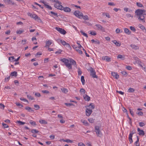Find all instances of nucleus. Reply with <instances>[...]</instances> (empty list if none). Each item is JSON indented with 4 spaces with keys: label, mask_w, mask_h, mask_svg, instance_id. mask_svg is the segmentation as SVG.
Instances as JSON below:
<instances>
[{
    "label": "nucleus",
    "mask_w": 146,
    "mask_h": 146,
    "mask_svg": "<svg viewBox=\"0 0 146 146\" xmlns=\"http://www.w3.org/2000/svg\"><path fill=\"white\" fill-rule=\"evenodd\" d=\"M135 15L137 16L138 19L143 23L145 22V15H146V10L145 9H138L135 11Z\"/></svg>",
    "instance_id": "obj_1"
},
{
    "label": "nucleus",
    "mask_w": 146,
    "mask_h": 146,
    "mask_svg": "<svg viewBox=\"0 0 146 146\" xmlns=\"http://www.w3.org/2000/svg\"><path fill=\"white\" fill-rule=\"evenodd\" d=\"M60 61L64 63L66 66L69 70L72 69V65L75 66L76 65V62L72 58L68 60L66 58H63L61 59Z\"/></svg>",
    "instance_id": "obj_2"
},
{
    "label": "nucleus",
    "mask_w": 146,
    "mask_h": 146,
    "mask_svg": "<svg viewBox=\"0 0 146 146\" xmlns=\"http://www.w3.org/2000/svg\"><path fill=\"white\" fill-rule=\"evenodd\" d=\"M52 2H54L56 3L54 4V7L58 9L62 10L63 6L61 5L62 3L58 0H50Z\"/></svg>",
    "instance_id": "obj_3"
},
{
    "label": "nucleus",
    "mask_w": 146,
    "mask_h": 146,
    "mask_svg": "<svg viewBox=\"0 0 146 146\" xmlns=\"http://www.w3.org/2000/svg\"><path fill=\"white\" fill-rule=\"evenodd\" d=\"M89 71L90 72V75L93 78H97L98 77L96 75V72L95 70L92 67H91L89 69Z\"/></svg>",
    "instance_id": "obj_4"
},
{
    "label": "nucleus",
    "mask_w": 146,
    "mask_h": 146,
    "mask_svg": "<svg viewBox=\"0 0 146 146\" xmlns=\"http://www.w3.org/2000/svg\"><path fill=\"white\" fill-rule=\"evenodd\" d=\"M28 15H29L31 17L35 20H37V21L38 22H40L42 21L38 17V16L35 14L32 15V14L29 13Z\"/></svg>",
    "instance_id": "obj_5"
},
{
    "label": "nucleus",
    "mask_w": 146,
    "mask_h": 146,
    "mask_svg": "<svg viewBox=\"0 0 146 146\" xmlns=\"http://www.w3.org/2000/svg\"><path fill=\"white\" fill-rule=\"evenodd\" d=\"M74 14L76 17L79 19L82 18L83 16V14L82 13L78 10L75 11L74 13Z\"/></svg>",
    "instance_id": "obj_6"
},
{
    "label": "nucleus",
    "mask_w": 146,
    "mask_h": 146,
    "mask_svg": "<svg viewBox=\"0 0 146 146\" xmlns=\"http://www.w3.org/2000/svg\"><path fill=\"white\" fill-rule=\"evenodd\" d=\"M95 131L96 132L97 136L100 137L102 136V133L101 132L98 126H95Z\"/></svg>",
    "instance_id": "obj_7"
},
{
    "label": "nucleus",
    "mask_w": 146,
    "mask_h": 146,
    "mask_svg": "<svg viewBox=\"0 0 146 146\" xmlns=\"http://www.w3.org/2000/svg\"><path fill=\"white\" fill-rule=\"evenodd\" d=\"M55 29L62 34L64 35L66 33L65 31L61 28L58 27H56Z\"/></svg>",
    "instance_id": "obj_8"
},
{
    "label": "nucleus",
    "mask_w": 146,
    "mask_h": 146,
    "mask_svg": "<svg viewBox=\"0 0 146 146\" xmlns=\"http://www.w3.org/2000/svg\"><path fill=\"white\" fill-rule=\"evenodd\" d=\"M86 115L87 116H89L91 114L92 112V111L91 110H89L88 107H86Z\"/></svg>",
    "instance_id": "obj_9"
},
{
    "label": "nucleus",
    "mask_w": 146,
    "mask_h": 146,
    "mask_svg": "<svg viewBox=\"0 0 146 146\" xmlns=\"http://www.w3.org/2000/svg\"><path fill=\"white\" fill-rule=\"evenodd\" d=\"M111 74L113 78L116 79H118L119 77V75L117 74V72H111Z\"/></svg>",
    "instance_id": "obj_10"
},
{
    "label": "nucleus",
    "mask_w": 146,
    "mask_h": 146,
    "mask_svg": "<svg viewBox=\"0 0 146 146\" xmlns=\"http://www.w3.org/2000/svg\"><path fill=\"white\" fill-rule=\"evenodd\" d=\"M137 131L139 132L138 134L140 136H143L145 135V132L143 130L140 129L139 128H138L137 129Z\"/></svg>",
    "instance_id": "obj_11"
},
{
    "label": "nucleus",
    "mask_w": 146,
    "mask_h": 146,
    "mask_svg": "<svg viewBox=\"0 0 146 146\" xmlns=\"http://www.w3.org/2000/svg\"><path fill=\"white\" fill-rule=\"evenodd\" d=\"M71 9L68 7H63L61 10H63L64 12L69 13L71 11Z\"/></svg>",
    "instance_id": "obj_12"
},
{
    "label": "nucleus",
    "mask_w": 146,
    "mask_h": 146,
    "mask_svg": "<svg viewBox=\"0 0 146 146\" xmlns=\"http://www.w3.org/2000/svg\"><path fill=\"white\" fill-rule=\"evenodd\" d=\"M95 106L93 103H91L90 104L89 106H86V108L88 107L89 108V110H92V109H94L95 108Z\"/></svg>",
    "instance_id": "obj_13"
},
{
    "label": "nucleus",
    "mask_w": 146,
    "mask_h": 146,
    "mask_svg": "<svg viewBox=\"0 0 146 146\" xmlns=\"http://www.w3.org/2000/svg\"><path fill=\"white\" fill-rule=\"evenodd\" d=\"M112 42L115 44L116 46H120L121 43L117 41L116 40H114L112 41Z\"/></svg>",
    "instance_id": "obj_14"
},
{
    "label": "nucleus",
    "mask_w": 146,
    "mask_h": 146,
    "mask_svg": "<svg viewBox=\"0 0 146 146\" xmlns=\"http://www.w3.org/2000/svg\"><path fill=\"white\" fill-rule=\"evenodd\" d=\"M102 59L104 60H105L106 62L110 61V58L108 56H103L102 57Z\"/></svg>",
    "instance_id": "obj_15"
},
{
    "label": "nucleus",
    "mask_w": 146,
    "mask_h": 146,
    "mask_svg": "<svg viewBox=\"0 0 146 146\" xmlns=\"http://www.w3.org/2000/svg\"><path fill=\"white\" fill-rule=\"evenodd\" d=\"M84 98L85 101H89L90 100V98L87 95L84 96Z\"/></svg>",
    "instance_id": "obj_16"
},
{
    "label": "nucleus",
    "mask_w": 146,
    "mask_h": 146,
    "mask_svg": "<svg viewBox=\"0 0 146 146\" xmlns=\"http://www.w3.org/2000/svg\"><path fill=\"white\" fill-rule=\"evenodd\" d=\"M52 44V40H49L48 41L46 42V45L45 47H49V46Z\"/></svg>",
    "instance_id": "obj_17"
},
{
    "label": "nucleus",
    "mask_w": 146,
    "mask_h": 146,
    "mask_svg": "<svg viewBox=\"0 0 146 146\" xmlns=\"http://www.w3.org/2000/svg\"><path fill=\"white\" fill-rule=\"evenodd\" d=\"M137 140L134 143V146H140V144L139 143V139L138 136H137Z\"/></svg>",
    "instance_id": "obj_18"
},
{
    "label": "nucleus",
    "mask_w": 146,
    "mask_h": 146,
    "mask_svg": "<svg viewBox=\"0 0 146 146\" xmlns=\"http://www.w3.org/2000/svg\"><path fill=\"white\" fill-rule=\"evenodd\" d=\"M96 26L98 30H103V28L101 25H96Z\"/></svg>",
    "instance_id": "obj_19"
},
{
    "label": "nucleus",
    "mask_w": 146,
    "mask_h": 146,
    "mask_svg": "<svg viewBox=\"0 0 146 146\" xmlns=\"http://www.w3.org/2000/svg\"><path fill=\"white\" fill-rule=\"evenodd\" d=\"M39 122L42 124H46L47 123V122L46 120L42 119H40L39 121Z\"/></svg>",
    "instance_id": "obj_20"
},
{
    "label": "nucleus",
    "mask_w": 146,
    "mask_h": 146,
    "mask_svg": "<svg viewBox=\"0 0 146 146\" xmlns=\"http://www.w3.org/2000/svg\"><path fill=\"white\" fill-rule=\"evenodd\" d=\"M130 46L133 49L135 50H137L139 49V47L137 45H135L134 44H131Z\"/></svg>",
    "instance_id": "obj_21"
},
{
    "label": "nucleus",
    "mask_w": 146,
    "mask_h": 146,
    "mask_svg": "<svg viewBox=\"0 0 146 146\" xmlns=\"http://www.w3.org/2000/svg\"><path fill=\"white\" fill-rule=\"evenodd\" d=\"M61 90L62 92L66 94L68 92V90L64 88H61Z\"/></svg>",
    "instance_id": "obj_22"
},
{
    "label": "nucleus",
    "mask_w": 146,
    "mask_h": 146,
    "mask_svg": "<svg viewBox=\"0 0 146 146\" xmlns=\"http://www.w3.org/2000/svg\"><path fill=\"white\" fill-rule=\"evenodd\" d=\"M81 121L83 123L84 125L86 126H88V123L86 120L81 119Z\"/></svg>",
    "instance_id": "obj_23"
},
{
    "label": "nucleus",
    "mask_w": 146,
    "mask_h": 146,
    "mask_svg": "<svg viewBox=\"0 0 146 146\" xmlns=\"http://www.w3.org/2000/svg\"><path fill=\"white\" fill-rule=\"evenodd\" d=\"M124 31L125 33L128 35H130L131 33V32L127 28H125L124 29Z\"/></svg>",
    "instance_id": "obj_24"
},
{
    "label": "nucleus",
    "mask_w": 146,
    "mask_h": 146,
    "mask_svg": "<svg viewBox=\"0 0 146 146\" xmlns=\"http://www.w3.org/2000/svg\"><path fill=\"white\" fill-rule=\"evenodd\" d=\"M25 109L29 112H32L34 111V110L32 109L31 108L28 106L26 107L25 108Z\"/></svg>",
    "instance_id": "obj_25"
},
{
    "label": "nucleus",
    "mask_w": 146,
    "mask_h": 146,
    "mask_svg": "<svg viewBox=\"0 0 146 146\" xmlns=\"http://www.w3.org/2000/svg\"><path fill=\"white\" fill-rule=\"evenodd\" d=\"M117 58L123 60L125 59V57L121 54H119L117 56Z\"/></svg>",
    "instance_id": "obj_26"
},
{
    "label": "nucleus",
    "mask_w": 146,
    "mask_h": 146,
    "mask_svg": "<svg viewBox=\"0 0 146 146\" xmlns=\"http://www.w3.org/2000/svg\"><path fill=\"white\" fill-rule=\"evenodd\" d=\"M17 72L15 71L11 72L10 74L11 76H17Z\"/></svg>",
    "instance_id": "obj_27"
},
{
    "label": "nucleus",
    "mask_w": 146,
    "mask_h": 146,
    "mask_svg": "<svg viewBox=\"0 0 146 146\" xmlns=\"http://www.w3.org/2000/svg\"><path fill=\"white\" fill-rule=\"evenodd\" d=\"M81 81L83 85H84L85 83V81L83 76H82L81 78Z\"/></svg>",
    "instance_id": "obj_28"
},
{
    "label": "nucleus",
    "mask_w": 146,
    "mask_h": 146,
    "mask_svg": "<svg viewBox=\"0 0 146 146\" xmlns=\"http://www.w3.org/2000/svg\"><path fill=\"white\" fill-rule=\"evenodd\" d=\"M138 26L140 29H141L143 31H144V29H145V27L141 24H139Z\"/></svg>",
    "instance_id": "obj_29"
},
{
    "label": "nucleus",
    "mask_w": 146,
    "mask_h": 146,
    "mask_svg": "<svg viewBox=\"0 0 146 146\" xmlns=\"http://www.w3.org/2000/svg\"><path fill=\"white\" fill-rule=\"evenodd\" d=\"M135 91V90L132 88H130L128 90V92L129 93H133Z\"/></svg>",
    "instance_id": "obj_30"
},
{
    "label": "nucleus",
    "mask_w": 146,
    "mask_h": 146,
    "mask_svg": "<svg viewBox=\"0 0 146 146\" xmlns=\"http://www.w3.org/2000/svg\"><path fill=\"white\" fill-rule=\"evenodd\" d=\"M17 123L21 125H23L25 124V122L21 121H17Z\"/></svg>",
    "instance_id": "obj_31"
},
{
    "label": "nucleus",
    "mask_w": 146,
    "mask_h": 146,
    "mask_svg": "<svg viewBox=\"0 0 146 146\" xmlns=\"http://www.w3.org/2000/svg\"><path fill=\"white\" fill-rule=\"evenodd\" d=\"M15 58L14 56H10V57H9V60L11 61V62H14L15 61L14 60Z\"/></svg>",
    "instance_id": "obj_32"
},
{
    "label": "nucleus",
    "mask_w": 146,
    "mask_h": 146,
    "mask_svg": "<svg viewBox=\"0 0 146 146\" xmlns=\"http://www.w3.org/2000/svg\"><path fill=\"white\" fill-rule=\"evenodd\" d=\"M80 32L81 33V34L83 35L84 36H85L87 38L88 37L87 35L85 33H84L82 30H81L80 31Z\"/></svg>",
    "instance_id": "obj_33"
},
{
    "label": "nucleus",
    "mask_w": 146,
    "mask_h": 146,
    "mask_svg": "<svg viewBox=\"0 0 146 146\" xmlns=\"http://www.w3.org/2000/svg\"><path fill=\"white\" fill-rule=\"evenodd\" d=\"M27 98L29 100H34L35 99L31 95H28L27 96Z\"/></svg>",
    "instance_id": "obj_34"
},
{
    "label": "nucleus",
    "mask_w": 146,
    "mask_h": 146,
    "mask_svg": "<svg viewBox=\"0 0 146 146\" xmlns=\"http://www.w3.org/2000/svg\"><path fill=\"white\" fill-rule=\"evenodd\" d=\"M29 123L32 125H36V122L32 120H30L29 121Z\"/></svg>",
    "instance_id": "obj_35"
},
{
    "label": "nucleus",
    "mask_w": 146,
    "mask_h": 146,
    "mask_svg": "<svg viewBox=\"0 0 146 146\" xmlns=\"http://www.w3.org/2000/svg\"><path fill=\"white\" fill-rule=\"evenodd\" d=\"M102 15L103 16H106V17H108V18H110V15L109 14L106 13H104L102 14Z\"/></svg>",
    "instance_id": "obj_36"
},
{
    "label": "nucleus",
    "mask_w": 146,
    "mask_h": 146,
    "mask_svg": "<svg viewBox=\"0 0 146 146\" xmlns=\"http://www.w3.org/2000/svg\"><path fill=\"white\" fill-rule=\"evenodd\" d=\"M24 31L23 30H17L16 31V33L19 34H22Z\"/></svg>",
    "instance_id": "obj_37"
},
{
    "label": "nucleus",
    "mask_w": 146,
    "mask_h": 146,
    "mask_svg": "<svg viewBox=\"0 0 146 146\" xmlns=\"http://www.w3.org/2000/svg\"><path fill=\"white\" fill-rule=\"evenodd\" d=\"M31 132L33 133H37L39 132V131L36 129H33L31 130Z\"/></svg>",
    "instance_id": "obj_38"
},
{
    "label": "nucleus",
    "mask_w": 146,
    "mask_h": 146,
    "mask_svg": "<svg viewBox=\"0 0 146 146\" xmlns=\"http://www.w3.org/2000/svg\"><path fill=\"white\" fill-rule=\"evenodd\" d=\"M89 34L92 35H96V33L95 31H90Z\"/></svg>",
    "instance_id": "obj_39"
},
{
    "label": "nucleus",
    "mask_w": 146,
    "mask_h": 146,
    "mask_svg": "<svg viewBox=\"0 0 146 146\" xmlns=\"http://www.w3.org/2000/svg\"><path fill=\"white\" fill-rule=\"evenodd\" d=\"M60 42L64 46H65V45H66V44L67 43H66V42L65 41H64L63 40H60Z\"/></svg>",
    "instance_id": "obj_40"
},
{
    "label": "nucleus",
    "mask_w": 146,
    "mask_h": 146,
    "mask_svg": "<svg viewBox=\"0 0 146 146\" xmlns=\"http://www.w3.org/2000/svg\"><path fill=\"white\" fill-rule=\"evenodd\" d=\"M88 120L90 123H93L94 122V119L92 118H90L88 119Z\"/></svg>",
    "instance_id": "obj_41"
},
{
    "label": "nucleus",
    "mask_w": 146,
    "mask_h": 146,
    "mask_svg": "<svg viewBox=\"0 0 146 146\" xmlns=\"http://www.w3.org/2000/svg\"><path fill=\"white\" fill-rule=\"evenodd\" d=\"M80 92L82 94H84L86 92V91L83 88L80 89Z\"/></svg>",
    "instance_id": "obj_42"
},
{
    "label": "nucleus",
    "mask_w": 146,
    "mask_h": 146,
    "mask_svg": "<svg viewBox=\"0 0 146 146\" xmlns=\"http://www.w3.org/2000/svg\"><path fill=\"white\" fill-rule=\"evenodd\" d=\"M136 5L137 6L139 7H142L143 6L142 4L140 2H137L136 3Z\"/></svg>",
    "instance_id": "obj_43"
},
{
    "label": "nucleus",
    "mask_w": 146,
    "mask_h": 146,
    "mask_svg": "<svg viewBox=\"0 0 146 146\" xmlns=\"http://www.w3.org/2000/svg\"><path fill=\"white\" fill-rule=\"evenodd\" d=\"M34 107L35 108L36 110H37L40 108V106L39 105L37 104L34 105Z\"/></svg>",
    "instance_id": "obj_44"
},
{
    "label": "nucleus",
    "mask_w": 146,
    "mask_h": 146,
    "mask_svg": "<svg viewBox=\"0 0 146 146\" xmlns=\"http://www.w3.org/2000/svg\"><path fill=\"white\" fill-rule=\"evenodd\" d=\"M80 49H76V51L78 52L80 54H82L83 52Z\"/></svg>",
    "instance_id": "obj_45"
},
{
    "label": "nucleus",
    "mask_w": 146,
    "mask_h": 146,
    "mask_svg": "<svg viewBox=\"0 0 146 146\" xmlns=\"http://www.w3.org/2000/svg\"><path fill=\"white\" fill-rule=\"evenodd\" d=\"M125 68L128 70H131L132 69V67L131 66H126V67H125Z\"/></svg>",
    "instance_id": "obj_46"
},
{
    "label": "nucleus",
    "mask_w": 146,
    "mask_h": 146,
    "mask_svg": "<svg viewBox=\"0 0 146 146\" xmlns=\"http://www.w3.org/2000/svg\"><path fill=\"white\" fill-rule=\"evenodd\" d=\"M26 41H27V40L26 39H24L22 41V42H21V44H22V45H24V44H26Z\"/></svg>",
    "instance_id": "obj_47"
},
{
    "label": "nucleus",
    "mask_w": 146,
    "mask_h": 146,
    "mask_svg": "<svg viewBox=\"0 0 146 146\" xmlns=\"http://www.w3.org/2000/svg\"><path fill=\"white\" fill-rule=\"evenodd\" d=\"M78 73L79 76L81 75L82 74V71L81 70L80 68H79L78 69Z\"/></svg>",
    "instance_id": "obj_48"
},
{
    "label": "nucleus",
    "mask_w": 146,
    "mask_h": 146,
    "mask_svg": "<svg viewBox=\"0 0 146 146\" xmlns=\"http://www.w3.org/2000/svg\"><path fill=\"white\" fill-rule=\"evenodd\" d=\"M62 50L61 49L59 50L58 51L55 52V53L58 54H60L61 52H62Z\"/></svg>",
    "instance_id": "obj_49"
},
{
    "label": "nucleus",
    "mask_w": 146,
    "mask_h": 146,
    "mask_svg": "<svg viewBox=\"0 0 146 146\" xmlns=\"http://www.w3.org/2000/svg\"><path fill=\"white\" fill-rule=\"evenodd\" d=\"M82 17H83V19L84 20H87L89 19L87 15H86L84 16H83Z\"/></svg>",
    "instance_id": "obj_50"
},
{
    "label": "nucleus",
    "mask_w": 146,
    "mask_h": 146,
    "mask_svg": "<svg viewBox=\"0 0 146 146\" xmlns=\"http://www.w3.org/2000/svg\"><path fill=\"white\" fill-rule=\"evenodd\" d=\"M20 100H21V101H23L25 102H26L27 103H28V101L26 99L24 98H20Z\"/></svg>",
    "instance_id": "obj_51"
},
{
    "label": "nucleus",
    "mask_w": 146,
    "mask_h": 146,
    "mask_svg": "<svg viewBox=\"0 0 146 146\" xmlns=\"http://www.w3.org/2000/svg\"><path fill=\"white\" fill-rule=\"evenodd\" d=\"M91 42H96L98 44H99L100 43L99 41L98 40H94V39H92L91 40Z\"/></svg>",
    "instance_id": "obj_52"
},
{
    "label": "nucleus",
    "mask_w": 146,
    "mask_h": 146,
    "mask_svg": "<svg viewBox=\"0 0 146 146\" xmlns=\"http://www.w3.org/2000/svg\"><path fill=\"white\" fill-rule=\"evenodd\" d=\"M130 29L133 32H135L136 31V29L133 26H131L130 27Z\"/></svg>",
    "instance_id": "obj_53"
},
{
    "label": "nucleus",
    "mask_w": 146,
    "mask_h": 146,
    "mask_svg": "<svg viewBox=\"0 0 146 146\" xmlns=\"http://www.w3.org/2000/svg\"><path fill=\"white\" fill-rule=\"evenodd\" d=\"M35 96L36 97H39L41 96L40 93L38 92L35 93Z\"/></svg>",
    "instance_id": "obj_54"
},
{
    "label": "nucleus",
    "mask_w": 146,
    "mask_h": 146,
    "mask_svg": "<svg viewBox=\"0 0 146 146\" xmlns=\"http://www.w3.org/2000/svg\"><path fill=\"white\" fill-rule=\"evenodd\" d=\"M65 142L68 143H72L73 142V141H72L70 140L69 139H66Z\"/></svg>",
    "instance_id": "obj_55"
},
{
    "label": "nucleus",
    "mask_w": 146,
    "mask_h": 146,
    "mask_svg": "<svg viewBox=\"0 0 146 146\" xmlns=\"http://www.w3.org/2000/svg\"><path fill=\"white\" fill-rule=\"evenodd\" d=\"M121 73L123 75L126 76L127 75V72L125 71H123L121 72Z\"/></svg>",
    "instance_id": "obj_56"
},
{
    "label": "nucleus",
    "mask_w": 146,
    "mask_h": 146,
    "mask_svg": "<svg viewBox=\"0 0 146 146\" xmlns=\"http://www.w3.org/2000/svg\"><path fill=\"white\" fill-rule=\"evenodd\" d=\"M136 114L140 115L142 116L143 115V112L141 111H137Z\"/></svg>",
    "instance_id": "obj_57"
},
{
    "label": "nucleus",
    "mask_w": 146,
    "mask_h": 146,
    "mask_svg": "<svg viewBox=\"0 0 146 146\" xmlns=\"http://www.w3.org/2000/svg\"><path fill=\"white\" fill-rule=\"evenodd\" d=\"M45 7L50 10H51L52 9V7L48 5V4L46 5Z\"/></svg>",
    "instance_id": "obj_58"
},
{
    "label": "nucleus",
    "mask_w": 146,
    "mask_h": 146,
    "mask_svg": "<svg viewBox=\"0 0 146 146\" xmlns=\"http://www.w3.org/2000/svg\"><path fill=\"white\" fill-rule=\"evenodd\" d=\"M139 125L141 127H143L145 125V123L142 122H140L139 123Z\"/></svg>",
    "instance_id": "obj_59"
},
{
    "label": "nucleus",
    "mask_w": 146,
    "mask_h": 146,
    "mask_svg": "<svg viewBox=\"0 0 146 146\" xmlns=\"http://www.w3.org/2000/svg\"><path fill=\"white\" fill-rule=\"evenodd\" d=\"M78 145V146H86L82 142L79 143Z\"/></svg>",
    "instance_id": "obj_60"
},
{
    "label": "nucleus",
    "mask_w": 146,
    "mask_h": 146,
    "mask_svg": "<svg viewBox=\"0 0 146 146\" xmlns=\"http://www.w3.org/2000/svg\"><path fill=\"white\" fill-rule=\"evenodd\" d=\"M2 125L5 128H7L8 127V125L6 124L3 123H2Z\"/></svg>",
    "instance_id": "obj_61"
},
{
    "label": "nucleus",
    "mask_w": 146,
    "mask_h": 146,
    "mask_svg": "<svg viewBox=\"0 0 146 146\" xmlns=\"http://www.w3.org/2000/svg\"><path fill=\"white\" fill-rule=\"evenodd\" d=\"M65 104L67 106H70L73 105V104L70 103H65Z\"/></svg>",
    "instance_id": "obj_62"
},
{
    "label": "nucleus",
    "mask_w": 146,
    "mask_h": 146,
    "mask_svg": "<svg viewBox=\"0 0 146 146\" xmlns=\"http://www.w3.org/2000/svg\"><path fill=\"white\" fill-rule=\"evenodd\" d=\"M126 16L127 17L129 18L130 17H131V18H133V16L132 15H131L129 13L127 14H126Z\"/></svg>",
    "instance_id": "obj_63"
},
{
    "label": "nucleus",
    "mask_w": 146,
    "mask_h": 146,
    "mask_svg": "<svg viewBox=\"0 0 146 146\" xmlns=\"http://www.w3.org/2000/svg\"><path fill=\"white\" fill-rule=\"evenodd\" d=\"M5 107L4 105L2 104H0V108L3 109H4Z\"/></svg>",
    "instance_id": "obj_64"
}]
</instances>
